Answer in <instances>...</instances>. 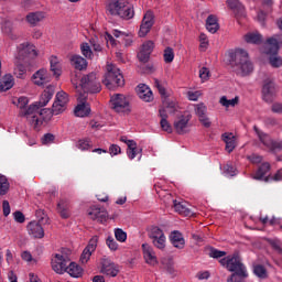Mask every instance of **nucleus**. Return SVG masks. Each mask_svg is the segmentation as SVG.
<instances>
[{
	"mask_svg": "<svg viewBox=\"0 0 282 282\" xmlns=\"http://www.w3.org/2000/svg\"><path fill=\"white\" fill-rule=\"evenodd\" d=\"M229 64L234 72L239 76H250L254 70L252 62L248 56V52L243 48H237L235 52L229 53Z\"/></svg>",
	"mask_w": 282,
	"mask_h": 282,
	"instance_id": "nucleus-1",
	"label": "nucleus"
},
{
	"mask_svg": "<svg viewBox=\"0 0 282 282\" xmlns=\"http://www.w3.org/2000/svg\"><path fill=\"white\" fill-rule=\"evenodd\" d=\"M107 12L111 14V17H120L126 21H129L135 17V11L133 7H128L124 2L120 0H110V2L106 7Z\"/></svg>",
	"mask_w": 282,
	"mask_h": 282,
	"instance_id": "nucleus-2",
	"label": "nucleus"
},
{
	"mask_svg": "<svg viewBox=\"0 0 282 282\" xmlns=\"http://www.w3.org/2000/svg\"><path fill=\"white\" fill-rule=\"evenodd\" d=\"M106 69L107 73L102 83L108 89H113V87H124V77L122 76V73H120V68L116 67L113 64H107Z\"/></svg>",
	"mask_w": 282,
	"mask_h": 282,
	"instance_id": "nucleus-3",
	"label": "nucleus"
},
{
	"mask_svg": "<svg viewBox=\"0 0 282 282\" xmlns=\"http://www.w3.org/2000/svg\"><path fill=\"white\" fill-rule=\"evenodd\" d=\"M279 35H274L267 40V54H269V64L274 68L282 67V58L279 56Z\"/></svg>",
	"mask_w": 282,
	"mask_h": 282,
	"instance_id": "nucleus-4",
	"label": "nucleus"
},
{
	"mask_svg": "<svg viewBox=\"0 0 282 282\" xmlns=\"http://www.w3.org/2000/svg\"><path fill=\"white\" fill-rule=\"evenodd\" d=\"M219 263L224 268H227L229 272H237L241 276H248V270H246V265L241 263V258L237 254L221 258Z\"/></svg>",
	"mask_w": 282,
	"mask_h": 282,
	"instance_id": "nucleus-5",
	"label": "nucleus"
},
{
	"mask_svg": "<svg viewBox=\"0 0 282 282\" xmlns=\"http://www.w3.org/2000/svg\"><path fill=\"white\" fill-rule=\"evenodd\" d=\"M79 85L84 91L82 94H86V96L88 94H100L102 90V86L100 85V80H98L96 73L84 75Z\"/></svg>",
	"mask_w": 282,
	"mask_h": 282,
	"instance_id": "nucleus-6",
	"label": "nucleus"
},
{
	"mask_svg": "<svg viewBox=\"0 0 282 282\" xmlns=\"http://www.w3.org/2000/svg\"><path fill=\"white\" fill-rule=\"evenodd\" d=\"M253 131L257 133L260 142L271 151V153H276L279 151H282V142H278L272 140V138L269 137L268 133L262 132L259 130V127L253 126Z\"/></svg>",
	"mask_w": 282,
	"mask_h": 282,
	"instance_id": "nucleus-7",
	"label": "nucleus"
},
{
	"mask_svg": "<svg viewBox=\"0 0 282 282\" xmlns=\"http://www.w3.org/2000/svg\"><path fill=\"white\" fill-rule=\"evenodd\" d=\"M36 56H39V53L36 52V46H34V44L26 42L18 46V56L15 57L18 61L28 63L29 58H36Z\"/></svg>",
	"mask_w": 282,
	"mask_h": 282,
	"instance_id": "nucleus-8",
	"label": "nucleus"
},
{
	"mask_svg": "<svg viewBox=\"0 0 282 282\" xmlns=\"http://www.w3.org/2000/svg\"><path fill=\"white\" fill-rule=\"evenodd\" d=\"M110 105L111 109L117 113H129L131 111V108H129V100L122 94L113 95L110 98Z\"/></svg>",
	"mask_w": 282,
	"mask_h": 282,
	"instance_id": "nucleus-9",
	"label": "nucleus"
},
{
	"mask_svg": "<svg viewBox=\"0 0 282 282\" xmlns=\"http://www.w3.org/2000/svg\"><path fill=\"white\" fill-rule=\"evenodd\" d=\"M67 265H69V258H67V256L56 253L51 260L52 270L56 274H65Z\"/></svg>",
	"mask_w": 282,
	"mask_h": 282,
	"instance_id": "nucleus-10",
	"label": "nucleus"
},
{
	"mask_svg": "<svg viewBox=\"0 0 282 282\" xmlns=\"http://www.w3.org/2000/svg\"><path fill=\"white\" fill-rule=\"evenodd\" d=\"M78 105L76 106L74 113L77 118H87L89 113H91V108H89V104H87V94H83V91L78 93Z\"/></svg>",
	"mask_w": 282,
	"mask_h": 282,
	"instance_id": "nucleus-11",
	"label": "nucleus"
},
{
	"mask_svg": "<svg viewBox=\"0 0 282 282\" xmlns=\"http://www.w3.org/2000/svg\"><path fill=\"white\" fill-rule=\"evenodd\" d=\"M262 96L265 102H272L274 97L276 96V85L274 84V79L268 77L263 82L262 86Z\"/></svg>",
	"mask_w": 282,
	"mask_h": 282,
	"instance_id": "nucleus-12",
	"label": "nucleus"
},
{
	"mask_svg": "<svg viewBox=\"0 0 282 282\" xmlns=\"http://www.w3.org/2000/svg\"><path fill=\"white\" fill-rule=\"evenodd\" d=\"M52 116H54V112L48 108H43L40 111L37 110V115L32 116L31 124L34 129H39L43 122H50Z\"/></svg>",
	"mask_w": 282,
	"mask_h": 282,
	"instance_id": "nucleus-13",
	"label": "nucleus"
},
{
	"mask_svg": "<svg viewBox=\"0 0 282 282\" xmlns=\"http://www.w3.org/2000/svg\"><path fill=\"white\" fill-rule=\"evenodd\" d=\"M155 23V15L152 13V11H147V13L143 17L140 30H139V36L144 37L150 32Z\"/></svg>",
	"mask_w": 282,
	"mask_h": 282,
	"instance_id": "nucleus-14",
	"label": "nucleus"
},
{
	"mask_svg": "<svg viewBox=\"0 0 282 282\" xmlns=\"http://www.w3.org/2000/svg\"><path fill=\"white\" fill-rule=\"evenodd\" d=\"M155 48V43L153 41H147L142 44L140 52L138 53V59L140 63H149V59L151 58V54L153 53V50Z\"/></svg>",
	"mask_w": 282,
	"mask_h": 282,
	"instance_id": "nucleus-15",
	"label": "nucleus"
},
{
	"mask_svg": "<svg viewBox=\"0 0 282 282\" xmlns=\"http://www.w3.org/2000/svg\"><path fill=\"white\" fill-rule=\"evenodd\" d=\"M96 248H98V236H94L90 240L87 247L83 250L80 256V262L87 263L89 259H91V254L96 252Z\"/></svg>",
	"mask_w": 282,
	"mask_h": 282,
	"instance_id": "nucleus-16",
	"label": "nucleus"
},
{
	"mask_svg": "<svg viewBox=\"0 0 282 282\" xmlns=\"http://www.w3.org/2000/svg\"><path fill=\"white\" fill-rule=\"evenodd\" d=\"M188 122H191V116H180L175 121H174V129L178 135H184L188 133Z\"/></svg>",
	"mask_w": 282,
	"mask_h": 282,
	"instance_id": "nucleus-17",
	"label": "nucleus"
},
{
	"mask_svg": "<svg viewBox=\"0 0 282 282\" xmlns=\"http://www.w3.org/2000/svg\"><path fill=\"white\" fill-rule=\"evenodd\" d=\"M137 95L143 102H153V90L145 84H139L135 88Z\"/></svg>",
	"mask_w": 282,
	"mask_h": 282,
	"instance_id": "nucleus-18",
	"label": "nucleus"
},
{
	"mask_svg": "<svg viewBox=\"0 0 282 282\" xmlns=\"http://www.w3.org/2000/svg\"><path fill=\"white\" fill-rule=\"evenodd\" d=\"M88 215L90 219L94 221H99V224H105V221L109 219V214L107 210L100 207H91V209L88 212Z\"/></svg>",
	"mask_w": 282,
	"mask_h": 282,
	"instance_id": "nucleus-19",
	"label": "nucleus"
},
{
	"mask_svg": "<svg viewBox=\"0 0 282 282\" xmlns=\"http://www.w3.org/2000/svg\"><path fill=\"white\" fill-rule=\"evenodd\" d=\"M101 272L107 276H118L120 270H118V265H116L111 260L104 258L101 261Z\"/></svg>",
	"mask_w": 282,
	"mask_h": 282,
	"instance_id": "nucleus-20",
	"label": "nucleus"
},
{
	"mask_svg": "<svg viewBox=\"0 0 282 282\" xmlns=\"http://www.w3.org/2000/svg\"><path fill=\"white\" fill-rule=\"evenodd\" d=\"M28 231L34 239H43L45 237V230L41 226V223L31 221L28 224Z\"/></svg>",
	"mask_w": 282,
	"mask_h": 282,
	"instance_id": "nucleus-21",
	"label": "nucleus"
},
{
	"mask_svg": "<svg viewBox=\"0 0 282 282\" xmlns=\"http://www.w3.org/2000/svg\"><path fill=\"white\" fill-rule=\"evenodd\" d=\"M221 140L225 142V151L232 153L237 149V137L231 132H225L221 134Z\"/></svg>",
	"mask_w": 282,
	"mask_h": 282,
	"instance_id": "nucleus-22",
	"label": "nucleus"
},
{
	"mask_svg": "<svg viewBox=\"0 0 282 282\" xmlns=\"http://www.w3.org/2000/svg\"><path fill=\"white\" fill-rule=\"evenodd\" d=\"M142 250L145 262L149 265H158V257L155 256L153 247L149 246L148 243H143Z\"/></svg>",
	"mask_w": 282,
	"mask_h": 282,
	"instance_id": "nucleus-23",
	"label": "nucleus"
},
{
	"mask_svg": "<svg viewBox=\"0 0 282 282\" xmlns=\"http://www.w3.org/2000/svg\"><path fill=\"white\" fill-rule=\"evenodd\" d=\"M227 6L234 11L236 19L246 17V8L239 0H227Z\"/></svg>",
	"mask_w": 282,
	"mask_h": 282,
	"instance_id": "nucleus-24",
	"label": "nucleus"
},
{
	"mask_svg": "<svg viewBox=\"0 0 282 282\" xmlns=\"http://www.w3.org/2000/svg\"><path fill=\"white\" fill-rule=\"evenodd\" d=\"M1 30L3 34H7L11 41H19V34L14 33V22L10 20H4L2 22Z\"/></svg>",
	"mask_w": 282,
	"mask_h": 282,
	"instance_id": "nucleus-25",
	"label": "nucleus"
},
{
	"mask_svg": "<svg viewBox=\"0 0 282 282\" xmlns=\"http://www.w3.org/2000/svg\"><path fill=\"white\" fill-rule=\"evenodd\" d=\"M39 104H32L24 110H20L19 117L26 118V120L32 124V116H37L39 113Z\"/></svg>",
	"mask_w": 282,
	"mask_h": 282,
	"instance_id": "nucleus-26",
	"label": "nucleus"
},
{
	"mask_svg": "<svg viewBox=\"0 0 282 282\" xmlns=\"http://www.w3.org/2000/svg\"><path fill=\"white\" fill-rule=\"evenodd\" d=\"M69 199L67 198H62L58 203H57V213L61 215L62 219H69Z\"/></svg>",
	"mask_w": 282,
	"mask_h": 282,
	"instance_id": "nucleus-27",
	"label": "nucleus"
},
{
	"mask_svg": "<svg viewBox=\"0 0 282 282\" xmlns=\"http://www.w3.org/2000/svg\"><path fill=\"white\" fill-rule=\"evenodd\" d=\"M43 19H45V12L43 11L30 12L26 14V23L30 24L32 28L39 25V23H41Z\"/></svg>",
	"mask_w": 282,
	"mask_h": 282,
	"instance_id": "nucleus-28",
	"label": "nucleus"
},
{
	"mask_svg": "<svg viewBox=\"0 0 282 282\" xmlns=\"http://www.w3.org/2000/svg\"><path fill=\"white\" fill-rule=\"evenodd\" d=\"M173 206L178 215H184V217H191L193 215V212L188 208V204L184 200H173Z\"/></svg>",
	"mask_w": 282,
	"mask_h": 282,
	"instance_id": "nucleus-29",
	"label": "nucleus"
},
{
	"mask_svg": "<svg viewBox=\"0 0 282 282\" xmlns=\"http://www.w3.org/2000/svg\"><path fill=\"white\" fill-rule=\"evenodd\" d=\"M170 239L174 248H178V250L184 249V246H186V240H184V236L180 231H173Z\"/></svg>",
	"mask_w": 282,
	"mask_h": 282,
	"instance_id": "nucleus-30",
	"label": "nucleus"
},
{
	"mask_svg": "<svg viewBox=\"0 0 282 282\" xmlns=\"http://www.w3.org/2000/svg\"><path fill=\"white\" fill-rule=\"evenodd\" d=\"M206 30L210 32V34H216L219 32V20L214 14H210L206 19Z\"/></svg>",
	"mask_w": 282,
	"mask_h": 282,
	"instance_id": "nucleus-31",
	"label": "nucleus"
},
{
	"mask_svg": "<svg viewBox=\"0 0 282 282\" xmlns=\"http://www.w3.org/2000/svg\"><path fill=\"white\" fill-rule=\"evenodd\" d=\"M53 96H54L53 87H47L46 89H44V91L41 95L40 101L36 104L39 109H41V107H45L47 102L52 100Z\"/></svg>",
	"mask_w": 282,
	"mask_h": 282,
	"instance_id": "nucleus-32",
	"label": "nucleus"
},
{
	"mask_svg": "<svg viewBox=\"0 0 282 282\" xmlns=\"http://www.w3.org/2000/svg\"><path fill=\"white\" fill-rule=\"evenodd\" d=\"M53 96H54L53 87H47L46 89H44V91L41 95L40 101L36 104L39 109H41V107H45L47 102L52 100Z\"/></svg>",
	"mask_w": 282,
	"mask_h": 282,
	"instance_id": "nucleus-33",
	"label": "nucleus"
},
{
	"mask_svg": "<svg viewBox=\"0 0 282 282\" xmlns=\"http://www.w3.org/2000/svg\"><path fill=\"white\" fill-rule=\"evenodd\" d=\"M34 85H37V87H43V85H46L47 83V70L46 69H40L32 76Z\"/></svg>",
	"mask_w": 282,
	"mask_h": 282,
	"instance_id": "nucleus-34",
	"label": "nucleus"
},
{
	"mask_svg": "<svg viewBox=\"0 0 282 282\" xmlns=\"http://www.w3.org/2000/svg\"><path fill=\"white\" fill-rule=\"evenodd\" d=\"M66 272L74 279H80V276H83V268H80V265H78L76 262H68Z\"/></svg>",
	"mask_w": 282,
	"mask_h": 282,
	"instance_id": "nucleus-35",
	"label": "nucleus"
},
{
	"mask_svg": "<svg viewBox=\"0 0 282 282\" xmlns=\"http://www.w3.org/2000/svg\"><path fill=\"white\" fill-rule=\"evenodd\" d=\"M14 87V77L11 74L4 75L0 79V91H8Z\"/></svg>",
	"mask_w": 282,
	"mask_h": 282,
	"instance_id": "nucleus-36",
	"label": "nucleus"
},
{
	"mask_svg": "<svg viewBox=\"0 0 282 282\" xmlns=\"http://www.w3.org/2000/svg\"><path fill=\"white\" fill-rule=\"evenodd\" d=\"M70 63L74 65L75 69H79V72L87 69V59L80 55H73L70 57Z\"/></svg>",
	"mask_w": 282,
	"mask_h": 282,
	"instance_id": "nucleus-37",
	"label": "nucleus"
},
{
	"mask_svg": "<svg viewBox=\"0 0 282 282\" xmlns=\"http://www.w3.org/2000/svg\"><path fill=\"white\" fill-rule=\"evenodd\" d=\"M22 59H18L15 57V62H14V69H13V75L17 77V78H25V74H28V70L25 69V65H23L21 63Z\"/></svg>",
	"mask_w": 282,
	"mask_h": 282,
	"instance_id": "nucleus-38",
	"label": "nucleus"
},
{
	"mask_svg": "<svg viewBox=\"0 0 282 282\" xmlns=\"http://www.w3.org/2000/svg\"><path fill=\"white\" fill-rule=\"evenodd\" d=\"M245 41L252 45H261L263 43V36L259 33H248L245 35Z\"/></svg>",
	"mask_w": 282,
	"mask_h": 282,
	"instance_id": "nucleus-39",
	"label": "nucleus"
},
{
	"mask_svg": "<svg viewBox=\"0 0 282 282\" xmlns=\"http://www.w3.org/2000/svg\"><path fill=\"white\" fill-rule=\"evenodd\" d=\"M154 87L158 88V91L162 98H169V93H166V84L164 82H160V79H154Z\"/></svg>",
	"mask_w": 282,
	"mask_h": 282,
	"instance_id": "nucleus-40",
	"label": "nucleus"
},
{
	"mask_svg": "<svg viewBox=\"0 0 282 282\" xmlns=\"http://www.w3.org/2000/svg\"><path fill=\"white\" fill-rule=\"evenodd\" d=\"M219 102L223 107H226L228 109V107H237V105H239V97H235L234 99H228V97L223 96L219 99Z\"/></svg>",
	"mask_w": 282,
	"mask_h": 282,
	"instance_id": "nucleus-41",
	"label": "nucleus"
},
{
	"mask_svg": "<svg viewBox=\"0 0 282 282\" xmlns=\"http://www.w3.org/2000/svg\"><path fill=\"white\" fill-rule=\"evenodd\" d=\"M256 177H271L270 163H262L257 171Z\"/></svg>",
	"mask_w": 282,
	"mask_h": 282,
	"instance_id": "nucleus-42",
	"label": "nucleus"
},
{
	"mask_svg": "<svg viewBox=\"0 0 282 282\" xmlns=\"http://www.w3.org/2000/svg\"><path fill=\"white\" fill-rule=\"evenodd\" d=\"M154 248H158V250H164L166 248V236H159L156 238L151 239Z\"/></svg>",
	"mask_w": 282,
	"mask_h": 282,
	"instance_id": "nucleus-43",
	"label": "nucleus"
},
{
	"mask_svg": "<svg viewBox=\"0 0 282 282\" xmlns=\"http://www.w3.org/2000/svg\"><path fill=\"white\" fill-rule=\"evenodd\" d=\"M51 72H53L54 76H61V63L58 62V57L52 56L51 57Z\"/></svg>",
	"mask_w": 282,
	"mask_h": 282,
	"instance_id": "nucleus-44",
	"label": "nucleus"
},
{
	"mask_svg": "<svg viewBox=\"0 0 282 282\" xmlns=\"http://www.w3.org/2000/svg\"><path fill=\"white\" fill-rule=\"evenodd\" d=\"M253 274L258 276L259 279H268V270H265V267L258 264L253 268Z\"/></svg>",
	"mask_w": 282,
	"mask_h": 282,
	"instance_id": "nucleus-45",
	"label": "nucleus"
},
{
	"mask_svg": "<svg viewBox=\"0 0 282 282\" xmlns=\"http://www.w3.org/2000/svg\"><path fill=\"white\" fill-rule=\"evenodd\" d=\"M162 102H163V108L167 109L169 113H175V111H176V109H175V107H176L175 101L169 99V97H165V98H163Z\"/></svg>",
	"mask_w": 282,
	"mask_h": 282,
	"instance_id": "nucleus-46",
	"label": "nucleus"
},
{
	"mask_svg": "<svg viewBox=\"0 0 282 282\" xmlns=\"http://www.w3.org/2000/svg\"><path fill=\"white\" fill-rule=\"evenodd\" d=\"M208 257L212 259H221L226 257V251H221L219 249H215V247H210L208 251Z\"/></svg>",
	"mask_w": 282,
	"mask_h": 282,
	"instance_id": "nucleus-47",
	"label": "nucleus"
},
{
	"mask_svg": "<svg viewBox=\"0 0 282 282\" xmlns=\"http://www.w3.org/2000/svg\"><path fill=\"white\" fill-rule=\"evenodd\" d=\"M82 54L85 56V58H91L94 56V52L91 51V46H89V43L85 42L80 45Z\"/></svg>",
	"mask_w": 282,
	"mask_h": 282,
	"instance_id": "nucleus-48",
	"label": "nucleus"
},
{
	"mask_svg": "<svg viewBox=\"0 0 282 282\" xmlns=\"http://www.w3.org/2000/svg\"><path fill=\"white\" fill-rule=\"evenodd\" d=\"M8 191H10V182L7 177H0V195H8Z\"/></svg>",
	"mask_w": 282,
	"mask_h": 282,
	"instance_id": "nucleus-49",
	"label": "nucleus"
},
{
	"mask_svg": "<svg viewBox=\"0 0 282 282\" xmlns=\"http://www.w3.org/2000/svg\"><path fill=\"white\" fill-rule=\"evenodd\" d=\"M163 58H164L165 63H173V61L175 58V53L173 52V48L171 46H167L164 50Z\"/></svg>",
	"mask_w": 282,
	"mask_h": 282,
	"instance_id": "nucleus-50",
	"label": "nucleus"
},
{
	"mask_svg": "<svg viewBox=\"0 0 282 282\" xmlns=\"http://www.w3.org/2000/svg\"><path fill=\"white\" fill-rule=\"evenodd\" d=\"M30 102V99H28V97H20L17 99V101H13V105H17L18 109H20V111H24V109L28 107Z\"/></svg>",
	"mask_w": 282,
	"mask_h": 282,
	"instance_id": "nucleus-51",
	"label": "nucleus"
},
{
	"mask_svg": "<svg viewBox=\"0 0 282 282\" xmlns=\"http://www.w3.org/2000/svg\"><path fill=\"white\" fill-rule=\"evenodd\" d=\"M35 217L39 219L40 224H48L50 217L45 214L43 209H36Z\"/></svg>",
	"mask_w": 282,
	"mask_h": 282,
	"instance_id": "nucleus-52",
	"label": "nucleus"
},
{
	"mask_svg": "<svg viewBox=\"0 0 282 282\" xmlns=\"http://www.w3.org/2000/svg\"><path fill=\"white\" fill-rule=\"evenodd\" d=\"M148 235L149 239H155L158 237L164 236V230L160 229V227H152Z\"/></svg>",
	"mask_w": 282,
	"mask_h": 282,
	"instance_id": "nucleus-53",
	"label": "nucleus"
},
{
	"mask_svg": "<svg viewBox=\"0 0 282 282\" xmlns=\"http://www.w3.org/2000/svg\"><path fill=\"white\" fill-rule=\"evenodd\" d=\"M128 156L133 160L137 155L135 149H138V143L135 141H128Z\"/></svg>",
	"mask_w": 282,
	"mask_h": 282,
	"instance_id": "nucleus-54",
	"label": "nucleus"
},
{
	"mask_svg": "<svg viewBox=\"0 0 282 282\" xmlns=\"http://www.w3.org/2000/svg\"><path fill=\"white\" fill-rule=\"evenodd\" d=\"M115 237L117 241H120L121 243H124V241H127V232H124V230L120 228L115 230Z\"/></svg>",
	"mask_w": 282,
	"mask_h": 282,
	"instance_id": "nucleus-55",
	"label": "nucleus"
},
{
	"mask_svg": "<svg viewBox=\"0 0 282 282\" xmlns=\"http://www.w3.org/2000/svg\"><path fill=\"white\" fill-rule=\"evenodd\" d=\"M65 109H67L66 106L54 101L53 107H52V111H53L54 116H59V113H63V111H65Z\"/></svg>",
	"mask_w": 282,
	"mask_h": 282,
	"instance_id": "nucleus-56",
	"label": "nucleus"
},
{
	"mask_svg": "<svg viewBox=\"0 0 282 282\" xmlns=\"http://www.w3.org/2000/svg\"><path fill=\"white\" fill-rule=\"evenodd\" d=\"M160 126L162 131H166V133H173V127H171L169 119H161Z\"/></svg>",
	"mask_w": 282,
	"mask_h": 282,
	"instance_id": "nucleus-57",
	"label": "nucleus"
},
{
	"mask_svg": "<svg viewBox=\"0 0 282 282\" xmlns=\"http://www.w3.org/2000/svg\"><path fill=\"white\" fill-rule=\"evenodd\" d=\"M224 171H225L226 175H229V177H235L238 174L237 167H235L230 164L225 165Z\"/></svg>",
	"mask_w": 282,
	"mask_h": 282,
	"instance_id": "nucleus-58",
	"label": "nucleus"
},
{
	"mask_svg": "<svg viewBox=\"0 0 282 282\" xmlns=\"http://www.w3.org/2000/svg\"><path fill=\"white\" fill-rule=\"evenodd\" d=\"M195 111L198 118H203L204 116H206V111H207L206 105L204 104L196 105Z\"/></svg>",
	"mask_w": 282,
	"mask_h": 282,
	"instance_id": "nucleus-59",
	"label": "nucleus"
},
{
	"mask_svg": "<svg viewBox=\"0 0 282 282\" xmlns=\"http://www.w3.org/2000/svg\"><path fill=\"white\" fill-rule=\"evenodd\" d=\"M56 140V137L53 133H46L42 137L41 142L42 144H52Z\"/></svg>",
	"mask_w": 282,
	"mask_h": 282,
	"instance_id": "nucleus-60",
	"label": "nucleus"
},
{
	"mask_svg": "<svg viewBox=\"0 0 282 282\" xmlns=\"http://www.w3.org/2000/svg\"><path fill=\"white\" fill-rule=\"evenodd\" d=\"M106 245L108 246L109 250H112V251L118 250V242L111 236L107 238Z\"/></svg>",
	"mask_w": 282,
	"mask_h": 282,
	"instance_id": "nucleus-61",
	"label": "nucleus"
},
{
	"mask_svg": "<svg viewBox=\"0 0 282 282\" xmlns=\"http://www.w3.org/2000/svg\"><path fill=\"white\" fill-rule=\"evenodd\" d=\"M243 279H248V276H243L236 272V273H232L230 278L227 279V282H243Z\"/></svg>",
	"mask_w": 282,
	"mask_h": 282,
	"instance_id": "nucleus-62",
	"label": "nucleus"
},
{
	"mask_svg": "<svg viewBox=\"0 0 282 282\" xmlns=\"http://www.w3.org/2000/svg\"><path fill=\"white\" fill-rule=\"evenodd\" d=\"M13 219L17 221V224H24L25 223V215H23L22 212H14L13 213Z\"/></svg>",
	"mask_w": 282,
	"mask_h": 282,
	"instance_id": "nucleus-63",
	"label": "nucleus"
},
{
	"mask_svg": "<svg viewBox=\"0 0 282 282\" xmlns=\"http://www.w3.org/2000/svg\"><path fill=\"white\" fill-rule=\"evenodd\" d=\"M271 111L273 113H282V104L275 102L271 106Z\"/></svg>",
	"mask_w": 282,
	"mask_h": 282,
	"instance_id": "nucleus-64",
	"label": "nucleus"
}]
</instances>
